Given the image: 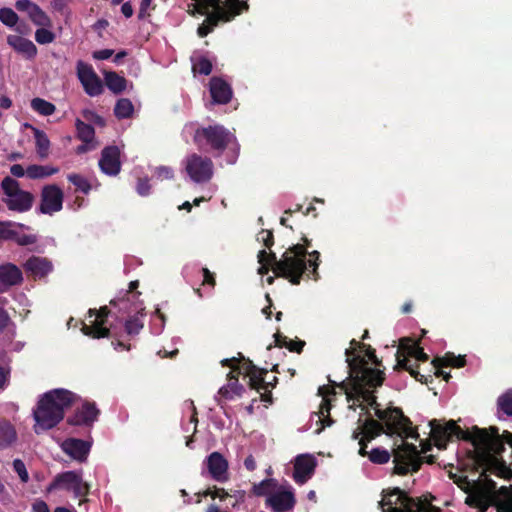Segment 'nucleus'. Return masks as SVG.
I'll list each match as a JSON object with an SVG mask.
<instances>
[{"instance_id":"nucleus-1","label":"nucleus","mask_w":512,"mask_h":512,"mask_svg":"<svg viewBox=\"0 0 512 512\" xmlns=\"http://www.w3.org/2000/svg\"><path fill=\"white\" fill-rule=\"evenodd\" d=\"M364 346L355 339H352L350 347L345 350L346 362L353 378L351 389L346 392L348 401L353 400L354 404L358 402V406H361V402H366L374 408L375 415L385 424L386 434L414 437L411 421L403 414L400 408L393 407L385 410L379 408V404L371 389L381 386L384 376L380 370L367 367L365 358L355 354L358 348H363Z\"/></svg>"},{"instance_id":"nucleus-2","label":"nucleus","mask_w":512,"mask_h":512,"mask_svg":"<svg viewBox=\"0 0 512 512\" xmlns=\"http://www.w3.org/2000/svg\"><path fill=\"white\" fill-rule=\"evenodd\" d=\"M77 399L78 396L75 393L62 388L53 389L43 394L33 411L35 433L40 434L54 428L63 420L65 411Z\"/></svg>"},{"instance_id":"nucleus-3","label":"nucleus","mask_w":512,"mask_h":512,"mask_svg":"<svg viewBox=\"0 0 512 512\" xmlns=\"http://www.w3.org/2000/svg\"><path fill=\"white\" fill-rule=\"evenodd\" d=\"M302 251L300 246H290L281 256L277 259L275 252L260 250L257 258L260 263L258 273L261 275L268 274L270 270L273 271L276 277L287 279L292 285H299L303 278V264L297 258V254Z\"/></svg>"},{"instance_id":"nucleus-4","label":"nucleus","mask_w":512,"mask_h":512,"mask_svg":"<svg viewBox=\"0 0 512 512\" xmlns=\"http://www.w3.org/2000/svg\"><path fill=\"white\" fill-rule=\"evenodd\" d=\"M489 430L491 433L483 429H476L471 438L473 445L478 450V461L481 465L486 466V470L502 477H509L512 471L496 458V455L504 450V442L500 438L499 430L497 427H490Z\"/></svg>"},{"instance_id":"nucleus-5","label":"nucleus","mask_w":512,"mask_h":512,"mask_svg":"<svg viewBox=\"0 0 512 512\" xmlns=\"http://www.w3.org/2000/svg\"><path fill=\"white\" fill-rule=\"evenodd\" d=\"M193 141L199 150L219 157L231 143L236 141V137L223 125L214 124L197 128Z\"/></svg>"},{"instance_id":"nucleus-6","label":"nucleus","mask_w":512,"mask_h":512,"mask_svg":"<svg viewBox=\"0 0 512 512\" xmlns=\"http://www.w3.org/2000/svg\"><path fill=\"white\" fill-rule=\"evenodd\" d=\"M1 188L7 198L3 199L7 208L11 211L23 213L32 208L34 196L28 191L20 188L17 180L10 176L3 178Z\"/></svg>"},{"instance_id":"nucleus-7","label":"nucleus","mask_w":512,"mask_h":512,"mask_svg":"<svg viewBox=\"0 0 512 512\" xmlns=\"http://www.w3.org/2000/svg\"><path fill=\"white\" fill-rule=\"evenodd\" d=\"M393 463L395 473L404 475L409 471H418L422 464V458L415 445L402 442L401 445L393 449Z\"/></svg>"},{"instance_id":"nucleus-8","label":"nucleus","mask_w":512,"mask_h":512,"mask_svg":"<svg viewBox=\"0 0 512 512\" xmlns=\"http://www.w3.org/2000/svg\"><path fill=\"white\" fill-rule=\"evenodd\" d=\"M139 287V281L134 280L129 283V289L126 290L122 297H117L110 301L111 305L119 306L120 310L125 311L128 314L126 320H138V317H146L145 307L139 297L141 293L137 290Z\"/></svg>"},{"instance_id":"nucleus-9","label":"nucleus","mask_w":512,"mask_h":512,"mask_svg":"<svg viewBox=\"0 0 512 512\" xmlns=\"http://www.w3.org/2000/svg\"><path fill=\"white\" fill-rule=\"evenodd\" d=\"M71 491L75 497H85L89 493V484L82 479L81 471H66L57 474L47 487L48 492L54 490Z\"/></svg>"},{"instance_id":"nucleus-10","label":"nucleus","mask_w":512,"mask_h":512,"mask_svg":"<svg viewBox=\"0 0 512 512\" xmlns=\"http://www.w3.org/2000/svg\"><path fill=\"white\" fill-rule=\"evenodd\" d=\"M185 170L193 182L206 183L213 176L214 165L209 157L193 153L186 158Z\"/></svg>"},{"instance_id":"nucleus-11","label":"nucleus","mask_w":512,"mask_h":512,"mask_svg":"<svg viewBox=\"0 0 512 512\" xmlns=\"http://www.w3.org/2000/svg\"><path fill=\"white\" fill-rule=\"evenodd\" d=\"M430 427L431 436L433 437L436 445L441 449L445 448L446 443L453 437L457 439L469 438L468 433L463 431L453 420L443 424L440 421L432 420L430 422Z\"/></svg>"},{"instance_id":"nucleus-12","label":"nucleus","mask_w":512,"mask_h":512,"mask_svg":"<svg viewBox=\"0 0 512 512\" xmlns=\"http://www.w3.org/2000/svg\"><path fill=\"white\" fill-rule=\"evenodd\" d=\"M303 244L297 243L293 246H300L302 251H298L297 258L300 259V262L303 264V276L305 275L307 279H313L317 281L320 278L318 267L320 265V253L316 250L308 253V248L311 246V240L306 236L302 237ZM293 254L296 255V252Z\"/></svg>"},{"instance_id":"nucleus-13","label":"nucleus","mask_w":512,"mask_h":512,"mask_svg":"<svg viewBox=\"0 0 512 512\" xmlns=\"http://www.w3.org/2000/svg\"><path fill=\"white\" fill-rule=\"evenodd\" d=\"M77 76L85 93L91 97L102 94L104 87L102 80L96 74L93 67L81 60L77 62Z\"/></svg>"},{"instance_id":"nucleus-14","label":"nucleus","mask_w":512,"mask_h":512,"mask_svg":"<svg viewBox=\"0 0 512 512\" xmlns=\"http://www.w3.org/2000/svg\"><path fill=\"white\" fill-rule=\"evenodd\" d=\"M64 193L56 184L45 185L41 190L39 211L42 214L52 215L63 207Z\"/></svg>"},{"instance_id":"nucleus-15","label":"nucleus","mask_w":512,"mask_h":512,"mask_svg":"<svg viewBox=\"0 0 512 512\" xmlns=\"http://www.w3.org/2000/svg\"><path fill=\"white\" fill-rule=\"evenodd\" d=\"M295 497L291 487L279 486L266 498L265 504L272 512H289L295 505Z\"/></svg>"},{"instance_id":"nucleus-16","label":"nucleus","mask_w":512,"mask_h":512,"mask_svg":"<svg viewBox=\"0 0 512 512\" xmlns=\"http://www.w3.org/2000/svg\"><path fill=\"white\" fill-rule=\"evenodd\" d=\"M203 464L213 480L220 483L229 480V464L227 459L220 452H212L206 457Z\"/></svg>"},{"instance_id":"nucleus-17","label":"nucleus","mask_w":512,"mask_h":512,"mask_svg":"<svg viewBox=\"0 0 512 512\" xmlns=\"http://www.w3.org/2000/svg\"><path fill=\"white\" fill-rule=\"evenodd\" d=\"M411 497L404 494L399 488L384 494L379 503L383 512H409Z\"/></svg>"},{"instance_id":"nucleus-18","label":"nucleus","mask_w":512,"mask_h":512,"mask_svg":"<svg viewBox=\"0 0 512 512\" xmlns=\"http://www.w3.org/2000/svg\"><path fill=\"white\" fill-rule=\"evenodd\" d=\"M100 170L108 176H116L121 171L120 149L115 146H106L99 159Z\"/></svg>"},{"instance_id":"nucleus-19","label":"nucleus","mask_w":512,"mask_h":512,"mask_svg":"<svg viewBox=\"0 0 512 512\" xmlns=\"http://www.w3.org/2000/svg\"><path fill=\"white\" fill-rule=\"evenodd\" d=\"M209 92L212 104H228L233 97L231 85L221 77L214 76L209 81Z\"/></svg>"},{"instance_id":"nucleus-20","label":"nucleus","mask_w":512,"mask_h":512,"mask_svg":"<svg viewBox=\"0 0 512 512\" xmlns=\"http://www.w3.org/2000/svg\"><path fill=\"white\" fill-rule=\"evenodd\" d=\"M23 268L34 280H41L53 271V264L46 257L31 256L26 260Z\"/></svg>"},{"instance_id":"nucleus-21","label":"nucleus","mask_w":512,"mask_h":512,"mask_svg":"<svg viewBox=\"0 0 512 512\" xmlns=\"http://www.w3.org/2000/svg\"><path fill=\"white\" fill-rule=\"evenodd\" d=\"M316 467L315 458L310 455H300L295 459L293 479L298 484H304L310 479Z\"/></svg>"},{"instance_id":"nucleus-22","label":"nucleus","mask_w":512,"mask_h":512,"mask_svg":"<svg viewBox=\"0 0 512 512\" xmlns=\"http://www.w3.org/2000/svg\"><path fill=\"white\" fill-rule=\"evenodd\" d=\"M23 282L21 269L13 263L0 265V292L6 291L12 286L20 285Z\"/></svg>"},{"instance_id":"nucleus-23","label":"nucleus","mask_w":512,"mask_h":512,"mask_svg":"<svg viewBox=\"0 0 512 512\" xmlns=\"http://www.w3.org/2000/svg\"><path fill=\"white\" fill-rule=\"evenodd\" d=\"M61 447L66 454L79 462H84L90 451L89 442L75 438L66 439Z\"/></svg>"},{"instance_id":"nucleus-24","label":"nucleus","mask_w":512,"mask_h":512,"mask_svg":"<svg viewBox=\"0 0 512 512\" xmlns=\"http://www.w3.org/2000/svg\"><path fill=\"white\" fill-rule=\"evenodd\" d=\"M381 433H386L385 424L382 421L379 422L374 419H367L356 430H354L352 438L356 440L362 436L361 438L371 441Z\"/></svg>"},{"instance_id":"nucleus-25","label":"nucleus","mask_w":512,"mask_h":512,"mask_svg":"<svg viewBox=\"0 0 512 512\" xmlns=\"http://www.w3.org/2000/svg\"><path fill=\"white\" fill-rule=\"evenodd\" d=\"M7 43L26 59H33L37 55L36 45L27 38L18 35H9L7 37Z\"/></svg>"},{"instance_id":"nucleus-26","label":"nucleus","mask_w":512,"mask_h":512,"mask_svg":"<svg viewBox=\"0 0 512 512\" xmlns=\"http://www.w3.org/2000/svg\"><path fill=\"white\" fill-rule=\"evenodd\" d=\"M98 414L99 410L95 404L85 403L68 419V423L71 425H90L97 419Z\"/></svg>"},{"instance_id":"nucleus-27","label":"nucleus","mask_w":512,"mask_h":512,"mask_svg":"<svg viewBox=\"0 0 512 512\" xmlns=\"http://www.w3.org/2000/svg\"><path fill=\"white\" fill-rule=\"evenodd\" d=\"M105 322H75L74 327L78 328L84 335L91 338H102L110 336L112 327L104 326Z\"/></svg>"},{"instance_id":"nucleus-28","label":"nucleus","mask_w":512,"mask_h":512,"mask_svg":"<svg viewBox=\"0 0 512 512\" xmlns=\"http://www.w3.org/2000/svg\"><path fill=\"white\" fill-rule=\"evenodd\" d=\"M242 369L244 373L249 377V385L251 388L260 390L264 388V375L267 373L266 370L258 369L251 361L244 363Z\"/></svg>"},{"instance_id":"nucleus-29","label":"nucleus","mask_w":512,"mask_h":512,"mask_svg":"<svg viewBox=\"0 0 512 512\" xmlns=\"http://www.w3.org/2000/svg\"><path fill=\"white\" fill-rule=\"evenodd\" d=\"M433 365L438 369L436 375L442 376L445 380H448L450 375L439 368L443 366L463 367L465 365V358L463 356H455L452 353H448L443 358L433 360Z\"/></svg>"},{"instance_id":"nucleus-30","label":"nucleus","mask_w":512,"mask_h":512,"mask_svg":"<svg viewBox=\"0 0 512 512\" xmlns=\"http://www.w3.org/2000/svg\"><path fill=\"white\" fill-rule=\"evenodd\" d=\"M59 172L58 167L32 164L26 168V175L30 179H42Z\"/></svg>"},{"instance_id":"nucleus-31","label":"nucleus","mask_w":512,"mask_h":512,"mask_svg":"<svg viewBox=\"0 0 512 512\" xmlns=\"http://www.w3.org/2000/svg\"><path fill=\"white\" fill-rule=\"evenodd\" d=\"M105 83L109 90L114 94L122 93L127 86V80L118 75L116 72H108L105 74Z\"/></svg>"},{"instance_id":"nucleus-32","label":"nucleus","mask_w":512,"mask_h":512,"mask_svg":"<svg viewBox=\"0 0 512 512\" xmlns=\"http://www.w3.org/2000/svg\"><path fill=\"white\" fill-rule=\"evenodd\" d=\"M36 151L40 158H46L49 154L50 148V140L48 139L46 133L37 128L33 129Z\"/></svg>"},{"instance_id":"nucleus-33","label":"nucleus","mask_w":512,"mask_h":512,"mask_svg":"<svg viewBox=\"0 0 512 512\" xmlns=\"http://www.w3.org/2000/svg\"><path fill=\"white\" fill-rule=\"evenodd\" d=\"M134 113V106L130 99L120 98L114 107V115L118 119H128Z\"/></svg>"},{"instance_id":"nucleus-34","label":"nucleus","mask_w":512,"mask_h":512,"mask_svg":"<svg viewBox=\"0 0 512 512\" xmlns=\"http://www.w3.org/2000/svg\"><path fill=\"white\" fill-rule=\"evenodd\" d=\"M77 137L84 142L89 144L94 140L95 130L92 125L83 122L80 119L76 120Z\"/></svg>"},{"instance_id":"nucleus-35","label":"nucleus","mask_w":512,"mask_h":512,"mask_svg":"<svg viewBox=\"0 0 512 512\" xmlns=\"http://www.w3.org/2000/svg\"><path fill=\"white\" fill-rule=\"evenodd\" d=\"M16 440V431L6 421H0V447H7Z\"/></svg>"},{"instance_id":"nucleus-36","label":"nucleus","mask_w":512,"mask_h":512,"mask_svg":"<svg viewBox=\"0 0 512 512\" xmlns=\"http://www.w3.org/2000/svg\"><path fill=\"white\" fill-rule=\"evenodd\" d=\"M465 503L470 507L479 508L481 512H484L489 506L487 496L479 491L469 493L465 499Z\"/></svg>"},{"instance_id":"nucleus-37","label":"nucleus","mask_w":512,"mask_h":512,"mask_svg":"<svg viewBox=\"0 0 512 512\" xmlns=\"http://www.w3.org/2000/svg\"><path fill=\"white\" fill-rule=\"evenodd\" d=\"M31 108L43 116H50L56 110V107L53 103L38 97L31 100Z\"/></svg>"},{"instance_id":"nucleus-38","label":"nucleus","mask_w":512,"mask_h":512,"mask_svg":"<svg viewBox=\"0 0 512 512\" xmlns=\"http://www.w3.org/2000/svg\"><path fill=\"white\" fill-rule=\"evenodd\" d=\"M275 488H277V481L275 479H265L258 484H254L252 488V492L256 496H269L271 495Z\"/></svg>"},{"instance_id":"nucleus-39","label":"nucleus","mask_w":512,"mask_h":512,"mask_svg":"<svg viewBox=\"0 0 512 512\" xmlns=\"http://www.w3.org/2000/svg\"><path fill=\"white\" fill-rule=\"evenodd\" d=\"M30 20L40 27H51L50 17L37 4L28 16Z\"/></svg>"},{"instance_id":"nucleus-40","label":"nucleus","mask_w":512,"mask_h":512,"mask_svg":"<svg viewBox=\"0 0 512 512\" xmlns=\"http://www.w3.org/2000/svg\"><path fill=\"white\" fill-rule=\"evenodd\" d=\"M401 347L407 353L408 356L414 357L418 361L425 362L428 360V355L423 351V349L417 346L411 340H408L407 345H405L403 341Z\"/></svg>"},{"instance_id":"nucleus-41","label":"nucleus","mask_w":512,"mask_h":512,"mask_svg":"<svg viewBox=\"0 0 512 512\" xmlns=\"http://www.w3.org/2000/svg\"><path fill=\"white\" fill-rule=\"evenodd\" d=\"M67 179L76 187L77 190L81 191L82 193L88 194L90 192L91 184L82 175L77 173H71L67 175Z\"/></svg>"},{"instance_id":"nucleus-42","label":"nucleus","mask_w":512,"mask_h":512,"mask_svg":"<svg viewBox=\"0 0 512 512\" xmlns=\"http://www.w3.org/2000/svg\"><path fill=\"white\" fill-rule=\"evenodd\" d=\"M274 336L277 345L287 346L290 351H295L297 353L301 352L305 344L303 341H293L291 339H288L285 336H281L279 333H276Z\"/></svg>"},{"instance_id":"nucleus-43","label":"nucleus","mask_w":512,"mask_h":512,"mask_svg":"<svg viewBox=\"0 0 512 512\" xmlns=\"http://www.w3.org/2000/svg\"><path fill=\"white\" fill-rule=\"evenodd\" d=\"M498 409L508 416H512V390L502 394L497 400Z\"/></svg>"},{"instance_id":"nucleus-44","label":"nucleus","mask_w":512,"mask_h":512,"mask_svg":"<svg viewBox=\"0 0 512 512\" xmlns=\"http://www.w3.org/2000/svg\"><path fill=\"white\" fill-rule=\"evenodd\" d=\"M409 512H439V509L428 502L412 498L410 501Z\"/></svg>"},{"instance_id":"nucleus-45","label":"nucleus","mask_w":512,"mask_h":512,"mask_svg":"<svg viewBox=\"0 0 512 512\" xmlns=\"http://www.w3.org/2000/svg\"><path fill=\"white\" fill-rule=\"evenodd\" d=\"M18 19V15L11 8L4 7L0 9V21L4 25L14 27L17 24Z\"/></svg>"},{"instance_id":"nucleus-46","label":"nucleus","mask_w":512,"mask_h":512,"mask_svg":"<svg viewBox=\"0 0 512 512\" xmlns=\"http://www.w3.org/2000/svg\"><path fill=\"white\" fill-rule=\"evenodd\" d=\"M212 68V62L206 57H200L192 66L194 73H199L205 76L212 72Z\"/></svg>"},{"instance_id":"nucleus-47","label":"nucleus","mask_w":512,"mask_h":512,"mask_svg":"<svg viewBox=\"0 0 512 512\" xmlns=\"http://www.w3.org/2000/svg\"><path fill=\"white\" fill-rule=\"evenodd\" d=\"M390 453L382 448H375L369 452V459L376 464H385L390 460Z\"/></svg>"},{"instance_id":"nucleus-48","label":"nucleus","mask_w":512,"mask_h":512,"mask_svg":"<svg viewBox=\"0 0 512 512\" xmlns=\"http://www.w3.org/2000/svg\"><path fill=\"white\" fill-rule=\"evenodd\" d=\"M35 40L39 44H49L55 40V34L52 31L42 27L36 30Z\"/></svg>"},{"instance_id":"nucleus-49","label":"nucleus","mask_w":512,"mask_h":512,"mask_svg":"<svg viewBox=\"0 0 512 512\" xmlns=\"http://www.w3.org/2000/svg\"><path fill=\"white\" fill-rule=\"evenodd\" d=\"M331 405L329 401L323 397L322 403L320 405V410L318 412L319 420L323 423H326L327 426L332 424V420L329 418Z\"/></svg>"},{"instance_id":"nucleus-50","label":"nucleus","mask_w":512,"mask_h":512,"mask_svg":"<svg viewBox=\"0 0 512 512\" xmlns=\"http://www.w3.org/2000/svg\"><path fill=\"white\" fill-rule=\"evenodd\" d=\"M257 241L263 243V245L271 249V247L274 245V234L272 230L268 229H262L257 234Z\"/></svg>"},{"instance_id":"nucleus-51","label":"nucleus","mask_w":512,"mask_h":512,"mask_svg":"<svg viewBox=\"0 0 512 512\" xmlns=\"http://www.w3.org/2000/svg\"><path fill=\"white\" fill-rule=\"evenodd\" d=\"M110 309L108 306H102L99 309L90 308L87 311V317L92 318L95 317V320H106L110 315Z\"/></svg>"},{"instance_id":"nucleus-52","label":"nucleus","mask_w":512,"mask_h":512,"mask_svg":"<svg viewBox=\"0 0 512 512\" xmlns=\"http://www.w3.org/2000/svg\"><path fill=\"white\" fill-rule=\"evenodd\" d=\"M13 469L14 471L18 474L20 480L23 482V483H26L28 482L29 480V474L27 472V469H26V466L24 464V462L20 459H15L13 461Z\"/></svg>"},{"instance_id":"nucleus-53","label":"nucleus","mask_w":512,"mask_h":512,"mask_svg":"<svg viewBox=\"0 0 512 512\" xmlns=\"http://www.w3.org/2000/svg\"><path fill=\"white\" fill-rule=\"evenodd\" d=\"M18 245L27 246L31 244H35L37 242V237L32 234H19L15 231V236L12 238Z\"/></svg>"},{"instance_id":"nucleus-54","label":"nucleus","mask_w":512,"mask_h":512,"mask_svg":"<svg viewBox=\"0 0 512 512\" xmlns=\"http://www.w3.org/2000/svg\"><path fill=\"white\" fill-rule=\"evenodd\" d=\"M13 223L11 221H0V240H12L15 236V230L11 229Z\"/></svg>"},{"instance_id":"nucleus-55","label":"nucleus","mask_w":512,"mask_h":512,"mask_svg":"<svg viewBox=\"0 0 512 512\" xmlns=\"http://www.w3.org/2000/svg\"><path fill=\"white\" fill-rule=\"evenodd\" d=\"M410 361L404 357V358H401L400 355L397 356V364H396V368H401V369H405L407 371L410 372V374L415 377L417 380H421L419 378L420 377H423L422 375L419 374V372H417L410 364Z\"/></svg>"},{"instance_id":"nucleus-56","label":"nucleus","mask_w":512,"mask_h":512,"mask_svg":"<svg viewBox=\"0 0 512 512\" xmlns=\"http://www.w3.org/2000/svg\"><path fill=\"white\" fill-rule=\"evenodd\" d=\"M154 175L158 180H169L174 177V172L170 167L159 166L155 169Z\"/></svg>"},{"instance_id":"nucleus-57","label":"nucleus","mask_w":512,"mask_h":512,"mask_svg":"<svg viewBox=\"0 0 512 512\" xmlns=\"http://www.w3.org/2000/svg\"><path fill=\"white\" fill-rule=\"evenodd\" d=\"M229 382L227 386L232 391V393L236 396H241L244 390L243 386L238 383V378L232 375V372L229 373Z\"/></svg>"},{"instance_id":"nucleus-58","label":"nucleus","mask_w":512,"mask_h":512,"mask_svg":"<svg viewBox=\"0 0 512 512\" xmlns=\"http://www.w3.org/2000/svg\"><path fill=\"white\" fill-rule=\"evenodd\" d=\"M121 325V327L124 329V331L129 334H137L140 329H142L143 325L141 322H117Z\"/></svg>"},{"instance_id":"nucleus-59","label":"nucleus","mask_w":512,"mask_h":512,"mask_svg":"<svg viewBox=\"0 0 512 512\" xmlns=\"http://www.w3.org/2000/svg\"><path fill=\"white\" fill-rule=\"evenodd\" d=\"M137 193L141 196H147L150 193L151 185L148 178H139L136 186Z\"/></svg>"},{"instance_id":"nucleus-60","label":"nucleus","mask_w":512,"mask_h":512,"mask_svg":"<svg viewBox=\"0 0 512 512\" xmlns=\"http://www.w3.org/2000/svg\"><path fill=\"white\" fill-rule=\"evenodd\" d=\"M35 6L36 4L30 0H17L15 3V7L18 11L26 12L28 15L31 13Z\"/></svg>"},{"instance_id":"nucleus-61","label":"nucleus","mask_w":512,"mask_h":512,"mask_svg":"<svg viewBox=\"0 0 512 512\" xmlns=\"http://www.w3.org/2000/svg\"><path fill=\"white\" fill-rule=\"evenodd\" d=\"M497 512H512V496L505 497L496 504Z\"/></svg>"},{"instance_id":"nucleus-62","label":"nucleus","mask_w":512,"mask_h":512,"mask_svg":"<svg viewBox=\"0 0 512 512\" xmlns=\"http://www.w3.org/2000/svg\"><path fill=\"white\" fill-rule=\"evenodd\" d=\"M10 379V370L0 366V390H4L8 384Z\"/></svg>"},{"instance_id":"nucleus-63","label":"nucleus","mask_w":512,"mask_h":512,"mask_svg":"<svg viewBox=\"0 0 512 512\" xmlns=\"http://www.w3.org/2000/svg\"><path fill=\"white\" fill-rule=\"evenodd\" d=\"M84 117L88 120L93 121L95 124H97L99 126L105 125L104 118L93 111H90V110L84 111Z\"/></svg>"},{"instance_id":"nucleus-64","label":"nucleus","mask_w":512,"mask_h":512,"mask_svg":"<svg viewBox=\"0 0 512 512\" xmlns=\"http://www.w3.org/2000/svg\"><path fill=\"white\" fill-rule=\"evenodd\" d=\"M32 511L33 512H50V509L45 501L38 499L32 504Z\"/></svg>"}]
</instances>
